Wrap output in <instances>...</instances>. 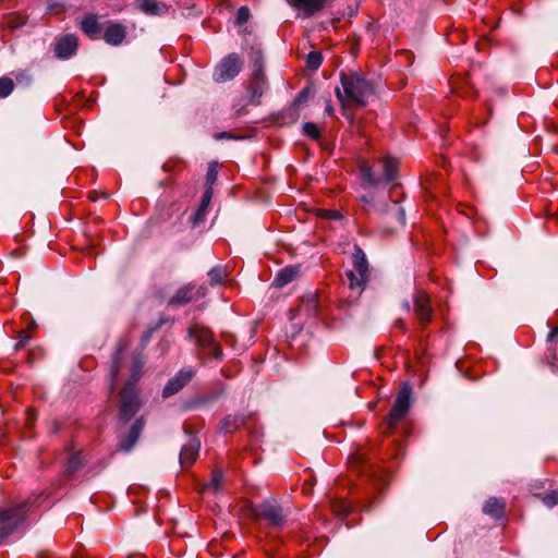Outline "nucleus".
<instances>
[{
    "instance_id": "15",
    "label": "nucleus",
    "mask_w": 558,
    "mask_h": 558,
    "mask_svg": "<svg viewBox=\"0 0 558 558\" xmlns=\"http://www.w3.org/2000/svg\"><path fill=\"white\" fill-rule=\"evenodd\" d=\"M201 448L199 440L190 438L189 441L182 447L180 452V463L183 468L192 464L198 454Z\"/></svg>"
},
{
    "instance_id": "25",
    "label": "nucleus",
    "mask_w": 558,
    "mask_h": 558,
    "mask_svg": "<svg viewBox=\"0 0 558 558\" xmlns=\"http://www.w3.org/2000/svg\"><path fill=\"white\" fill-rule=\"evenodd\" d=\"M347 277L349 280V287L352 290L362 289L366 281V277H362L353 270L347 271Z\"/></svg>"
},
{
    "instance_id": "22",
    "label": "nucleus",
    "mask_w": 558,
    "mask_h": 558,
    "mask_svg": "<svg viewBox=\"0 0 558 558\" xmlns=\"http://www.w3.org/2000/svg\"><path fill=\"white\" fill-rule=\"evenodd\" d=\"M353 266L354 270L357 275L362 277H367V260L364 252L360 247H355L353 254Z\"/></svg>"
},
{
    "instance_id": "8",
    "label": "nucleus",
    "mask_w": 558,
    "mask_h": 558,
    "mask_svg": "<svg viewBox=\"0 0 558 558\" xmlns=\"http://www.w3.org/2000/svg\"><path fill=\"white\" fill-rule=\"evenodd\" d=\"M414 313L422 326H426L432 322L433 308L427 294L417 291L413 298Z\"/></svg>"
},
{
    "instance_id": "12",
    "label": "nucleus",
    "mask_w": 558,
    "mask_h": 558,
    "mask_svg": "<svg viewBox=\"0 0 558 558\" xmlns=\"http://www.w3.org/2000/svg\"><path fill=\"white\" fill-rule=\"evenodd\" d=\"M187 333L189 338L193 340L196 345L207 347L213 342L211 331L198 323L191 325Z\"/></svg>"
},
{
    "instance_id": "33",
    "label": "nucleus",
    "mask_w": 558,
    "mask_h": 558,
    "mask_svg": "<svg viewBox=\"0 0 558 558\" xmlns=\"http://www.w3.org/2000/svg\"><path fill=\"white\" fill-rule=\"evenodd\" d=\"M25 24V21L21 16L10 15L5 20V25L10 28H19Z\"/></svg>"
},
{
    "instance_id": "20",
    "label": "nucleus",
    "mask_w": 558,
    "mask_h": 558,
    "mask_svg": "<svg viewBox=\"0 0 558 558\" xmlns=\"http://www.w3.org/2000/svg\"><path fill=\"white\" fill-rule=\"evenodd\" d=\"M505 502L497 498H489L483 506L484 513L500 519L504 515Z\"/></svg>"
},
{
    "instance_id": "30",
    "label": "nucleus",
    "mask_w": 558,
    "mask_h": 558,
    "mask_svg": "<svg viewBox=\"0 0 558 558\" xmlns=\"http://www.w3.org/2000/svg\"><path fill=\"white\" fill-rule=\"evenodd\" d=\"M239 420L231 415L226 416L221 422V429L226 433H231L234 428L239 426Z\"/></svg>"
},
{
    "instance_id": "17",
    "label": "nucleus",
    "mask_w": 558,
    "mask_h": 558,
    "mask_svg": "<svg viewBox=\"0 0 558 558\" xmlns=\"http://www.w3.org/2000/svg\"><path fill=\"white\" fill-rule=\"evenodd\" d=\"M144 428V421L138 418L132 425L128 436L120 441L119 448L124 452H130L136 444L142 430Z\"/></svg>"
},
{
    "instance_id": "44",
    "label": "nucleus",
    "mask_w": 558,
    "mask_h": 558,
    "mask_svg": "<svg viewBox=\"0 0 558 558\" xmlns=\"http://www.w3.org/2000/svg\"><path fill=\"white\" fill-rule=\"evenodd\" d=\"M307 95H308V89L305 88L303 89L300 95L298 96L296 100H295V104H301L303 101H305L307 99Z\"/></svg>"
},
{
    "instance_id": "1",
    "label": "nucleus",
    "mask_w": 558,
    "mask_h": 558,
    "mask_svg": "<svg viewBox=\"0 0 558 558\" xmlns=\"http://www.w3.org/2000/svg\"><path fill=\"white\" fill-rule=\"evenodd\" d=\"M144 360L138 351H114L111 357L110 376L112 383L125 380L120 396V418L129 421L140 408L136 381L143 374Z\"/></svg>"
},
{
    "instance_id": "7",
    "label": "nucleus",
    "mask_w": 558,
    "mask_h": 558,
    "mask_svg": "<svg viewBox=\"0 0 558 558\" xmlns=\"http://www.w3.org/2000/svg\"><path fill=\"white\" fill-rule=\"evenodd\" d=\"M331 0H287L300 19H310L322 11Z\"/></svg>"
},
{
    "instance_id": "27",
    "label": "nucleus",
    "mask_w": 558,
    "mask_h": 558,
    "mask_svg": "<svg viewBox=\"0 0 558 558\" xmlns=\"http://www.w3.org/2000/svg\"><path fill=\"white\" fill-rule=\"evenodd\" d=\"M323 62V56L319 51H312L307 54L306 65L311 70H317Z\"/></svg>"
},
{
    "instance_id": "48",
    "label": "nucleus",
    "mask_w": 558,
    "mask_h": 558,
    "mask_svg": "<svg viewBox=\"0 0 558 558\" xmlns=\"http://www.w3.org/2000/svg\"><path fill=\"white\" fill-rule=\"evenodd\" d=\"M395 328L405 329V324L402 319H397L395 323Z\"/></svg>"
},
{
    "instance_id": "34",
    "label": "nucleus",
    "mask_w": 558,
    "mask_h": 558,
    "mask_svg": "<svg viewBox=\"0 0 558 558\" xmlns=\"http://www.w3.org/2000/svg\"><path fill=\"white\" fill-rule=\"evenodd\" d=\"M218 171L215 163H210L206 173V183L208 187L213 185L217 180Z\"/></svg>"
},
{
    "instance_id": "35",
    "label": "nucleus",
    "mask_w": 558,
    "mask_h": 558,
    "mask_svg": "<svg viewBox=\"0 0 558 558\" xmlns=\"http://www.w3.org/2000/svg\"><path fill=\"white\" fill-rule=\"evenodd\" d=\"M250 19V9L247 7H241L236 12V23L242 25Z\"/></svg>"
},
{
    "instance_id": "46",
    "label": "nucleus",
    "mask_w": 558,
    "mask_h": 558,
    "mask_svg": "<svg viewBox=\"0 0 558 558\" xmlns=\"http://www.w3.org/2000/svg\"><path fill=\"white\" fill-rule=\"evenodd\" d=\"M558 338V326L555 327L549 333H548V341H551L553 339Z\"/></svg>"
},
{
    "instance_id": "3",
    "label": "nucleus",
    "mask_w": 558,
    "mask_h": 558,
    "mask_svg": "<svg viewBox=\"0 0 558 558\" xmlns=\"http://www.w3.org/2000/svg\"><path fill=\"white\" fill-rule=\"evenodd\" d=\"M45 498L40 493L12 508L0 509V543L21 526L27 513L41 506Z\"/></svg>"
},
{
    "instance_id": "49",
    "label": "nucleus",
    "mask_w": 558,
    "mask_h": 558,
    "mask_svg": "<svg viewBox=\"0 0 558 558\" xmlns=\"http://www.w3.org/2000/svg\"><path fill=\"white\" fill-rule=\"evenodd\" d=\"M402 308L408 313L411 310V305L409 301L402 302Z\"/></svg>"
},
{
    "instance_id": "52",
    "label": "nucleus",
    "mask_w": 558,
    "mask_h": 558,
    "mask_svg": "<svg viewBox=\"0 0 558 558\" xmlns=\"http://www.w3.org/2000/svg\"><path fill=\"white\" fill-rule=\"evenodd\" d=\"M166 323H168V319L160 318L158 326H160V325H162V324H166Z\"/></svg>"
},
{
    "instance_id": "43",
    "label": "nucleus",
    "mask_w": 558,
    "mask_h": 558,
    "mask_svg": "<svg viewBox=\"0 0 558 558\" xmlns=\"http://www.w3.org/2000/svg\"><path fill=\"white\" fill-rule=\"evenodd\" d=\"M397 219L401 225L405 223V211L401 207L397 208Z\"/></svg>"
},
{
    "instance_id": "31",
    "label": "nucleus",
    "mask_w": 558,
    "mask_h": 558,
    "mask_svg": "<svg viewBox=\"0 0 558 558\" xmlns=\"http://www.w3.org/2000/svg\"><path fill=\"white\" fill-rule=\"evenodd\" d=\"M362 174L364 180L372 186H376L380 182V179L375 177L372 169L367 166L362 168Z\"/></svg>"
},
{
    "instance_id": "13",
    "label": "nucleus",
    "mask_w": 558,
    "mask_h": 558,
    "mask_svg": "<svg viewBox=\"0 0 558 558\" xmlns=\"http://www.w3.org/2000/svg\"><path fill=\"white\" fill-rule=\"evenodd\" d=\"M134 7L149 16H161L168 13L169 7L156 0H136Z\"/></svg>"
},
{
    "instance_id": "38",
    "label": "nucleus",
    "mask_w": 558,
    "mask_h": 558,
    "mask_svg": "<svg viewBox=\"0 0 558 558\" xmlns=\"http://www.w3.org/2000/svg\"><path fill=\"white\" fill-rule=\"evenodd\" d=\"M302 311H303L302 308H298L295 312H291L292 316L290 319L292 322V327L298 328L296 330L292 331L291 335H289L291 338H294L295 335L302 329L298 323H294L296 315L301 314Z\"/></svg>"
},
{
    "instance_id": "51",
    "label": "nucleus",
    "mask_w": 558,
    "mask_h": 558,
    "mask_svg": "<svg viewBox=\"0 0 558 558\" xmlns=\"http://www.w3.org/2000/svg\"><path fill=\"white\" fill-rule=\"evenodd\" d=\"M361 201L364 202L365 204H371V199L367 198L366 196H362Z\"/></svg>"
},
{
    "instance_id": "41",
    "label": "nucleus",
    "mask_w": 558,
    "mask_h": 558,
    "mask_svg": "<svg viewBox=\"0 0 558 558\" xmlns=\"http://www.w3.org/2000/svg\"><path fill=\"white\" fill-rule=\"evenodd\" d=\"M324 217L328 219H341V214L336 210H322Z\"/></svg>"
},
{
    "instance_id": "4",
    "label": "nucleus",
    "mask_w": 558,
    "mask_h": 558,
    "mask_svg": "<svg viewBox=\"0 0 558 558\" xmlns=\"http://www.w3.org/2000/svg\"><path fill=\"white\" fill-rule=\"evenodd\" d=\"M412 388L409 384H403L397 395L396 401L387 416V426L392 430L401 420L407 415L410 409V399Z\"/></svg>"
},
{
    "instance_id": "45",
    "label": "nucleus",
    "mask_w": 558,
    "mask_h": 558,
    "mask_svg": "<svg viewBox=\"0 0 558 558\" xmlns=\"http://www.w3.org/2000/svg\"><path fill=\"white\" fill-rule=\"evenodd\" d=\"M158 326L154 327V328H149L145 335L142 337V343L143 345H146L147 344V341H148V338L150 337V333L157 328Z\"/></svg>"
},
{
    "instance_id": "47",
    "label": "nucleus",
    "mask_w": 558,
    "mask_h": 558,
    "mask_svg": "<svg viewBox=\"0 0 558 558\" xmlns=\"http://www.w3.org/2000/svg\"><path fill=\"white\" fill-rule=\"evenodd\" d=\"M326 112L328 116H332L333 113V108L331 106V101L330 100H327L326 101V108H325Z\"/></svg>"
},
{
    "instance_id": "10",
    "label": "nucleus",
    "mask_w": 558,
    "mask_h": 558,
    "mask_svg": "<svg viewBox=\"0 0 558 558\" xmlns=\"http://www.w3.org/2000/svg\"><path fill=\"white\" fill-rule=\"evenodd\" d=\"M201 289H197L194 284H185L179 288L175 293L169 299V306H182L187 304L194 299L199 298Z\"/></svg>"
},
{
    "instance_id": "6",
    "label": "nucleus",
    "mask_w": 558,
    "mask_h": 558,
    "mask_svg": "<svg viewBox=\"0 0 558 558\" xmlns=\"http://www.w3.org/2000/svg\"><path fill=\"white\" fill-rule=\"evenodd\" d=\"M251 513L255 519H264L274 526H279L284 521L280 506L274 500H266L251 507Z\"/></svg>"
},
{
    "instance_id": "29",
    "label": "nucleus",
    "mask_w": 558,
    "mask_h": 558,
    "mask_svg": "<svg viewBox=\"0 0 558 558\" xmlns=\"http://www.w3.org/2000/svg\"><path fill=\"white\" fill-rule=\"evenodd\" d=\"M303 132L306 136H308L313 140L319 138V135H320L319 129L314 122L304 123Z\"/></svg>"
},
{
    "instance_id": "16",
    "label": "nucleus",
    "mask_w": 558,
    "mask_h": 558,
    "mask_svg": "<svg viewBox=\"0 0 558 558\" xmlns=\"http://www.w3.org/2000/svg\"><path fill=\"white\" fill-rule=\"evenodd\" d=\"M126 36V28L121 23H111L105 31L104 39L107 44L119 46Z\"/></svg>"
},
{
    "instance_id": "50",
    "label": "nucleus",
    "mask_w": 558,
    "mask_h": 558,
    "mask_svg": "<svg viewBox=\"0 0 558 558\" xmlns=\"http://www.w3.org/2000/svg\"><path fill=\"white\" fill-rule=\"evenodd\" d=\"M221 357H222V351H215L214 359L218 361Z\"/></svg>"
},
{
    "instance_id": "40",
    "label": "nucleus",
    "mask_w": 558,
    "mask_h": 558,
    "mask_svg": "<svg viewBox=\"0 0 558 558\" xmlns=\"http://www.w3.org/2000/svg\"><path fill=\"white\" fill-rule=\"evenodd\" d=\"M29 336L26 330H22L20 332L19 341L16 342L14 349H20L21 347H24L26 344V341L28 340Z\"/></svg>"
},
{
    "instance_id": "32",
    "label": "nucleus",
    "mask_w": 558,
    "mask_h": 558,
    "mask_svg": "<svg viewBox=\"0 0 558 558\" xmlns=\"http://www.w3.org/2000/svg\"><path fill=\"white\" fill-rule=\"evenodd\" d=\"M542 501L548 508H553L558 505V493L556 490L549 492L545 496H543Z\"/></svg>"
},
{
    "instance_id": "2",
    "label": "nucleus",
    "mask_w": 558,
    "mask_h": 558,
    "mask_svg": "<svg viewBox=\"0 0 558 558\" xmlns=\"http://www.w3.org/2000/svg\"><path fill=\"white\" fill-rule=\"evenodd\" d=\"M341 88H336L338 100L343 105L365 106L374 95L373 85L361 74H341Z\"/></svg>"
},
{
    "instance_id": "21",
    "label": "nucleus",
    "mask_w": 558,
    "mask_h": 558,
    "mask_svg": "<svg viewBox=\"0 0 558 558\" xmlns=\"http://www.w3.org/2000/svg\"><path fill=\"white\" fill-rule=\"evenodd\" d=\"M211 197H213V190H211V187H207L202 196L199 207L193 216L194 223H199L204 220L207 209L209 207Z\"/></svg>"
},
{
    "instance_id": "14",
    "label": "nucleus",
    "mask_w": 558,
    "mask_h": 558,
    "mask_svg": "<svg viewBox=\"0 0 558 558\" xmlns=\"http://www.w3.org/2000/svg\"><path fill=\"white\" fill-rule=\"evenodd\" d=\"M82 32L92 40L100 38L101 25L96 14H86L81 21Z\"/></svg>"
},
{
    "instance_id": "42",
    "label": "nucleus",
    "mask_w": 558,
    "mask_h": 558,
    "mask_svg": "<svg viewBox=\"0 0 558 558\" xmlns=\"http://www.w3.org/2000/svg\"><path fill=\"white\" fill-rule=\"evenodd\" d=\"M216 138H218V140H238V138H242V137L235 136L232 133L225 131V132L219 133L216 136Z\"/></svg>"
},
{
    "instance_id": "23",
    "label": "nucleus",
    "mask_w": 558,
    "mask_h": 558,
    "mask_svg": "<svg viewBox=\"0 0 558 558\" xmlns=\"http://www.w3.org/2000/svg\"><path fill=\"white\" fill-rule=\"evenodd\" d=\"M398 160L391 157H386L383 160V169L385 180L387 182L393 181L397 178L398 173Z\"/></svg>"
},
{
    "instance_id": "19",
    "label": "nucleus",
    "mask_w": 558,
    "mask_h": 558,
    "mask_svg": "<svg viewBox=\"0 0 558 558\" xmlns=\"http://www.w3.org/2000/svg\"><path fill=\"white\" fill-rule=\"evenodd\" d=\"M299 274V268L296 266H288L281 269L275 277L274 284L276 287H284L289 282H291Z\"/></svg>"
},
{
    "instance_id": "39",
    "label": "nucleus",
    "mask_w": 558,
    "mask_h": 558,
    "mask_svg": "<svg viewBox=\"0 0 558 558\" xmlns=\"http://www.w3.org/2000/svg\"><path fill=\"white\" fill-rule=\"evenodd\" d=\"M82 463H81V460L77 456H73L70 460H69V464H68V470L70 472H75L76 470H78L81 468Z\"/></svg>"
},
{
    "instance_id": "37",
    "label": "nucleus",
    "mask_w": 558,
    "mask_h": 558,
    "mask_svg": "<svg viewBox=\"0 0 558 558\" xmlns=\"http://www.w3.org/2000/svg\"><path fill=\"white\" fill-rule=\"evenodd\" d=\"M335 511L342 517H347L351 512V508L345 502H340L337 506H335Z\"/></svg>"
},
{
    "instance_id": "11",
    "label": "nucleus",
    "mask_w": 558,
    "mask_h": 558,
    "mask_svg": "<svg viewBox=\"0 0 558 558\" xmlns=\"http://www.w3.org/2000/svg\"><path fill=\"white\" fill-rule=\"evenodd\" d=\"M78 40L74 35H65L59 38L54 46L56 57L59 59H69L76 53Z\"/></svg>"
},
{
    "instance_id": "28",
    "label": "nucleus",
    "mask_w": 558,
    "mask_h": 558,
    "mask_svg": "<svg viewBox=\"0 0 558 558\" xmlns=\"http://www.w3.org/2000/svg\"><path fill=\"white\" fill-rule=\"evenodd\" d=\"M14 87V83L9 77H1L0 78V98H4L9 96Z\"/></svg>"
},
{
    "instance_id": "18",
    "label": "nucleus",
    "mask_w": 558,
    "mask_h": 558,
    "mask_svg": "<svg viewBox=\"0 0 558 558\" xmlns=\"http://www.w3.org/2000/svg\"><path fill=\"white\" fill-rule=\"evenodd\" d=\"M265 89V77L264 74L258 71L254 75V83L250 87V100L252 104H259V98L263 96Z\"/></svg>"
},
{
    "instance_id": "5",
    "label": "nucleus",
    "mask_w": 558,
    "mask_h": 558,
    "mask_svg": "<svg viewBox=\"0 0 558 558\" xmlns=\"http://www.w3.org/2000/svg\"><path fill=\"white\" fill-rule=\"evenodd\" d=\"M242 66L241 57L238 53H230L216 65L213 78L217 83L231 81L241 72Z\"/></svg>"
},
{
    "instance_id": "26",
    "label": "nucleus",
    "mask_w": 558,
    "mask_h": 558,
    "mask_svg": "<svg viewBox=\"0 0 558 558\" xmlns=\"http://www.w3.org/2000/svg\"><path fill=\"white\" fill-rule=\"evenodd\" d=\"M223 480V474L220 471L214 473L210 483L204 486V490H211L213 493H217L220 489L221 483Z\"/></svg>"
},
{
    "instance_id": "9",
    "label": "nucleus",
    "mask_w": 558,
    "mask_h": 558,
    "mask_svg": "<svg viewBox=\"0 0 558 558\" xmlns=\"http://www.w3.org/2000/svg\"><path fill=\"white\" fill-rule=\"evenodd\" d=\"M195 375L192 367L181 369L174 377H172L162 390L163 398H169L178 393Z\"/></svg>"
},
{
    "instance_id": "24",
    "label": "nucleus",
    "mask_w": 558,
    "mask_h": 558,
    "mask_svg": "<svg viewBox=\"0 0 558 558\" xmlns=\"http://www.w3.org/2000/svg\"><path fill=\"white\" fill-rule=\"evenodd\" d=\"M208 276L213 286L222 283L227 277V270L222 266H216L209 270Z\"/></svg>"
},
{
    "instance_id": "36",
    "label": "nucleus",
    "mask_w": 558,
    "mask_h": 558,
    "mask_svg": "<svg viewBox=\"0 0 558 558\" xmlns=\"http://www.w3.org/2000/svg\"><path fill=\"white\" fill-rule=\"evenodd\" d=\"M546 360L553 372H558V351H548Z\"/></svg>"
}]
</instances>
